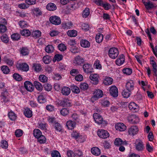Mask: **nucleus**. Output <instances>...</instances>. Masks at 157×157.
<instances>
[{
  "instance_id": "e2e57ef3",
  "label": "nucleus",
  "mask_w": 157,
  "mask_h": 157,
  "mask_svg": "<svg viewBox=\"0 0 157 157\" xmlns=\"http://www.w3.org/2000/svg\"><path fill=\"white\" fill-rule=\"evenodd\" d=\"M7 30L6 27L4 25L0 24V33L5 32Z\"/></svg>"
},
{
  "instance_id": "bf43d9fd",
  "label": "nucleus",
  "mask_w": 157,
  "mask_h": 157,
  "mask_svg": "<svg viewBox=\"0 0 157 157\" xmlns=\"http://www.w3.org/2000/svg\"><path fill=\"white\" fill-rule=\"evenodd\" d=\"M80 87L81 89L85 90L88 89V85L86 83L84 82L81 84Z\"/></svg>"
},
{
  "instance_id": "bb28decb",
  "label": "nucleus",
  "mask_w": 157,
  "mask_h": 157,
  "mask_svg": "<svg viewBox=\"0 0 157 157\" xmlns=\"http://www.w3.org/2000/svg\"><path fill=\"white\" fill-rule=\"evenodd\" d=\"M91 66L88 63L84 64L83 66V68L84 71L86 73L91 72Z\"/></svg>"
},
{
  "instance_id": "774afa93",
  "label": "nucleus",
  "mask_w": 157,
  "mask_h": 157,
  "mask_svg": "<svg viewBox=\"0 0 157 157\" xmlns=\"http://www.w3.org/2000/svg\"><path fill=\"white\" fill-rule=\"evenodd\" d=\"M46 123H39L38 127L42 130L46 129Z\"/></svg>"
},
{
  "instance_id": "79ce46f5",
  "label": "nucleus",
  "mask_w": 157,
  "mask_h": 157,
  "mask_svg": "<svg viewBox=\"0 0 157 157\" xmlns=\"http://www.w3.org/2000/svg\"><path fill=\"white\" fill-rule=\"evenodd\" d=\"M8 116L10 120L12 121L15 120L16 118L15 114L12 111L9 112Z\"/></svg>"
},
{
  "instance_id": "f8f14e48",
  "label": "nucleus",
  "mask_w": 157,
  "mask_h": 157,
  "mask_svg": "<svg viewBox=\"0 0 157 157\" xmlns=\"http://www.w3.org/2000/svg\"><path fill=\"white\" fill-rule=\"evenodd\" d=\"M98 75L95 74H92L90 75L89 78L93 82V84L96 85L98 82Z\"/></svg>"
},
{
  "instance_id": "a878e982",
  "label": "nucleus",
  "mask_w": 157,
  "mask_h": 157,
  "mask_svg": "<svg viewBox=\"0 0 157 157\" xmlns=\"http://www.w3.org/2000/svg\"><path fill=\"white\" fill-rule=\"evenodd\" d=\"M143 2L147 10L151 9L154 7V5L150 1L146 2L144 1V0H143Z\"/></svg>"
},
{
  "instance_id": "7c9ffc66",
  "label": "nucleus",
  "mask_w": 157,
  "mask_h": 157,
  "mask_svg": "<svg viewBox=\"0 0 157 157\" xmlns=\"http://www.w3.org/2000/svg\"><path fill=\"white\" fill-rule=\"evenodd\" d=\"M33 134L34 136L37 138L42 136V132L38 129H35L33 130Z\"/></svg>"
},
{
  "instance_id": "4be33fe9",
  "label": "nucleus",
  "mask_w": 157,
  "mask_h": 157,
  "mask_svg": "<svg viewBox=\"0 0 157 157\" xmlns=\"http://www.w3.org/2000/svg\"><path fill=\"white\" fill-rule=\"evenodd\" d=\"M33 84L36 88L39 91H41L43 88V86L39 82L35 81L34 82Z\"/></svg>"
},
{
  "instance_id": "de8ad7c7",
  "label": "nucleus",
  "mask_w": 157,
  "mask_h": 157,
  "mask_svg": "<svg viewBox=\"0 0 157 157\" xmlns=\"http://www.w3.org/2000/svg\"><path fill=\"white\" fill-rule=\"evenodd\" d=\"M21 33L23 36H28L30 35V32L28 29H23L21 31Z\"/></svg>"
},
{
  "instance_id": "f3484780",
  "label": "nucleus",
  "mask_w": 157,
  "mask_h": 157,
  "mask_svg": "<svg viewBox=\"0 0 157 157\" xmlns=\"http://www.w3.org/2000/svg\"><path fill=\"white\" fill-rule=\"evenodd\" d=\"M33 69L35 71L39 72L41 71L42 67L41 65L39 63H34L32 65Z\"/></svg>"
},
{
  "instance_id": "603ef678",
  "label": "nucleus",
  "mask_w": 157,
  "mask_h": 157,
  "mask_svg": "<svg viewBox=\"0 0 157 157\" xmlns=\"http://www.w3.org/2000/svg\"><path fill=\"white\" fill-rule=\"evenodd\" d=\"M1 70L4 74H7L10 72L9 67L6 66H3L2 67Z\"/></svg>"
},
{
  "instance_id": "473e14b6",
  "label": "nucleus",
  "mask_w": 157,
  "mask_h": 157,
  "mask_svg": "<svg viewBox=\"0 0 157 157\" xmlns=\"http://www.w3.org/2000/svg\"><path fill=\"white\" fill-rule=\"evenodd\" d=\"M41 32L39 30L33 31L31 33V36L35 38H38L41 36Z\"/></svg>"
},
{
  "instance_id": "a19ab883",
  "label": "nucleus",
  "mask_w": 157,
  "mask_h": 157,
  "mask_svg": "<svg viewBox=\"0 0 157 157\" xmlns=\"http://www.w3.org/2000/svg\"><path fill=\"white\" fill-rule=\"evenodd\" d=\"M63 56L61 55L56 54L54 56L53 61L54 62H55L56 61H59L63 59Z\"/></svg>"
},
{
  "instance_id": "ea45409f",
  "label": "nucleus",
  "mask_w": 157,
  "mask_h": 157,
  "mask_svg": "<svg viewBox=\"0 0 157 157\" xmlns=\"http://www.w3.org/2000/svg\"><path fill=\"white\" fill-rule=\"evenodd\" d=\"M67 35L70 37H75L77 35V31L75 30H68L67 32Z\"/></svg>"
},
{
  "instance_id": "cd10ccee",
  "label": "nucleus",
  "mask_w": 157,
  "mask_h": 157,
  "mask_svg": "<svg viewBox=\"0 0 157 157\" xmlns=\"http://www.w3.org/2000/svg\"><path fill=\"white\" fill-rule=\"evenodd\" d=\"M73 24L71 22H67L64 23H63L62 24V27L64 29H70L72 27Z\"/></svg>"
},
{
  "instance_id": "c85d7f7f",
  "label": "nucleus",
  "mask_w": 157,
  "mask_h": 157,
  "mask_svg": "<svg viewBox=\"0 0 157 157\" xmlns=\"http://www.w3.org/2000/svg\"><path fill=\"white\" fill-rule=\"evenodd\" d=\"M151 65L153 69V71L154 72V75L157 76V66L156 63L153 60L151 61Z\"/></svg>"
},
{
  "instance_id": "412c9836",
  "label": "nucleus",
  "mask_w": 157,
  "mask_h": 157,
  "mask_svg": "<svg viewBox=\"0 0 157 157\" xmlns=\"http://www.w3.org/2000/svg\"><path fill=\"white\" fill-rule=\"evenodd\" d=\"M91 152L92 153L96 156H98L101 154V151L98 147H94L91 149Z\"/></svg>"
},
{
  "instance_id": "f257e3e1",
  "label": "nucleus",
  "mask_w": 157,
  "mask_h": 157,
  "mask_svg": "<svg viewBox=\"0 0 157 157\" xmlns=\"http://www.w3.org/2000/svg\"><path fill=\"white\" fill-rule=\"evenodd\" d=\"M93 117L95 122L98 125H101L103 126L107 125V121L103 119L102 116L98 113H94L93 115Z\"/></svg>"
},
{
  "instance_id": "1a4fd4ad",
  "label": "nucleus",
  "mask_w": 157,
  "mask_h": 157,
  "mask_svg": "<svg viewBox=\"0 0 157 157\" xmlns=\"http://www.w3.org/2000/svg\"><path fill=\"white\" fill-rule=\"evenodd\" d=\"M49 20L52 24L56 25H59L61 23L60 18L56 16L51 17L49 18Z\"/></svg>"
},
{
  "instance_id": "9d476101",
  "label": "nucleus",
  "mask_w": 157,
  "mask_h": 157,
  "mask_svg": "<svg viewBox=\"0 0 157 157\" xmlns=\"http://www.w3.org/2000/svg\"><path fill=\"white\" fill-rule=\"evenodd\" d=\"M84 62V59L79 56L75 57L73 60V63L76 65H80Z\"/></svg>"
},
{
  "instance_id": "c9c22d12",
  "label": "nucleus",
  "mask_w": 157,
  "mask_h": 157,
  "mask_svg": "<svg viewBox=\"0 0 157 157\" xmlns=\"http://www.w3.org/2000/svg\"><path fill=\"white\" fill-rule=\"evenodd\" d=\"M90 13V9L89 8H86L83 11L82 16L83 18H86L89 16Z\"/></svg>"
},
{
  "instance_id": "052dcab7",
  "label": "nucleus",
  "mask_w": 157,
  "mask_h": 157,
  "mask_svg": "<svg viewBox=\"0 0 157 157\" xmlns=\"http://www.w3.org/2000/svg\"><path fill=\"white\" fill-rule=\"evenodd\" d=\"M63 106H66L67 107L70 106L71 105V101L68 99H63Z\"/></svg>"
},
{
  "instance_id": "6e6d98bb",
  "label": "nucleus",
  "mask_w": 157,
  "mask_h": 157,
  "mask_svg": "<svg viewBox=\"0 0 157 157\" xmlns=\"http://www.w3.org/2000/svg\"><path fill=\"white\" fill-rule=\"evenodd\" d=\"M54 126L56 130L59 132H60L61 131L62 127L59 123L58 122L55 123Z\"/></svg>"
},
{
  "instance_id": "8fccbe9b",
  "label": "nucleus",
  "mask_w": 157,
  "mask_h": 157,
  "mask_svg": "<svg viewBox=\"0 0 157 157\" xmlns=\"http://www.w3.org/2000/svg\"><path fill=\"white\" fill-rule=\"evenodd\" d=\"M13 77L17 81H20L22 79V77L18 73H14L13 75Z\"/></svg>"
},
{
  "instance_id": "ddd939ff",
  "label": "nucleus",
  "mask_w": 157,
  "mask_h": 157,
  "mask_svg": "<svg viewBox=\"0 0 157 157\" xmlns=\"http://www.w3.org/2000/svg\"><path fill=\"white\" fill-rule=\"evenodd\" d=\"M128 120L130 122L133 124H137L139 121L138 117L135 115H131L128 118Z\"/></svg>"
},
{
  "instance_id": "37998d69",
  "label": "nucleus",
  "mask_w": 157,
  "mask_h": 157,
  "mask_svg": "<svg viewBox=\"0 0 157 157\" xmlns=\"http://www.w3.org/2000/svg\"><path fill=\"white\" fill-rule=\"evenodd\" d=\"M60 112L62 115L65 116L69 113V110L68 108H63L61 110Z\"/></svg>"
},
{
  "instance_id": "f704fd0d",
  "label": "nucleus",
  "mask_w": 157,
  "mask_h": 157,
  "mask_svg": "<svg viewBox=\"0 0 157 157\" xmlns=\"http://www.w3.org/2000/svg\"><path fill=\"white\" fill-rule=\"evenodd\" d=\"M71 90L75 93L78 94L80 92V89L77 86L73 85L71 86Z\"/></svg>"
},
{
  "instance_id": "4468645a",
  "label": "nucleus",
  "mask_w": 157,
  "mask_h": 157,
  "mask_svg": "<svg viewBox=\"0 0 157 157\" xmlns=\"http://www.w3.org/2000/svg\"><path fill=\"white\" fill-rule=\"evenodd\" d=\"M139 131V129L136 126H131L129 129L128 132L129 134L134 135L136 134Z\"/></svg>"
},
{
  "instance_id": "3c124183",
  "label": "nucleus",
  "mask_w": 157,
  "mask_h": 157,
  "mask_svg": "<svg viewBox=\"0 0 157 157\" xmlns=\"http://www.w3.org/2000/svg\"><path fill=\"white\" fill-rule=\"evenodd\" d=\"M114 143L117 146L121 145L122 144V140L120 138H117L115 140Z\"/></svg>"
},
{
  "instance_id": "680f3d73",
  "label": "nucleus",
  "mask_w": 157,
  "mask_h": 157,
  "mask_svg": "<svg viewBox=\"0 0 157 157\" xmlns=\"http://www.w3.org/2000/svg\"><path fill=\"white\" fill-rule=\"evenodd\" d=\"M44 86L45 90L48 91L51 90L52 89V86L48 83L45 84Z\"/></svg>"
},
{
  "instance_id": "aec40b11",
  "label": "nucleus",
  "mask_w": 157,
  "mask_h": 157,
  "mask_svg": "<svg viewBox=\"0 0 157 157\" xmlns=\"http://www.w3.org/2000/svg\"><path fill=\"white\" fill-rule=\"evenodd\" d=\"M76 123L70 120L68 121L66 123V126L68 129H72L75 127Z\"/></svg>"
},
{
  "instance_id": "6ab92c4d",
  "label": "nucleus",
  "mask_w": 157,
  "mask_h": 157,
  "mask_svg": "<svg viewBox=\"0 0 157 157\" xmlns=\"http://www.w3.org/2000/svg\"><path fill=\"white\" fill-rule=\"evenodd\" d=\"M23 113L25 116L28 118L31 117L33 115L32 111L28 108L25 109L24 110Z\"/></svg>"
},
{
  "instance_id": "4d7b16f0",
  "label": "nucleus",
  "mask_w": 157,
  "mask_h": 157,
  "mask_svg": "<svg viewBox=\"0 0 157 157\" xmlns=\"http://www.w3.org/2000/svg\"><path fill=\"white\" fill-rule=\"evenodd\" d=\"M52 157H61L59 153L57 151L54 150L51 153Z\"/></svg>"
},
{
  "instance_id": "864d4df0",
  "label": "nucleus",
  "mask_w": 157,
  "mask_h": 157,
  "mask_svg": "<svg viewBox=\"0 0 157 157\" xmlns=\"http://www.w3.org/2000/svg\"><path fill=\"white\" fill-rule=\"evenodd\" d=\"M123 72L124 74L129 75L132 73V70L130 68H124L123 70Z\"/></svg>"
},
{
  "instance_id": "423d86ee",
  "label": "nucleus",
  "mask_w": 157,
  "mask_h": 157,
  "mask_svg": "<svg viewBox=\"0 0 157 157\" xmlns=\"http://www.w3.org/2000/svg\"><path fill=\"white\" fill-rule=\"evenodd\" d=\"M94 95L92 97V99L96 100L98 98H101L103 95V91L99 89H96L94 92Z\"/></svg>"
},
{
  "instance_id": "5fc2aeb1",
  "label": "nucleus",
  "mask_w": 157,
  "mask_h": 157,
  "mask_svg": "<svg viewBox=\"0 0 157 157\" xmlns=\"http://www.w3.org/2000/svg\"><path fill=\"white\" fill-rule=\"evenodd\" d=\"M131 92L128 91H127L126 90H124L122 92V94L124 98H128L131 94Z\"/></svg>"
},
{
  "instance_id": "20e7f679",
  "label": "nucleus",
  "mask_w": 157,
  "mask_h": 157,
  "mask_svg": "<svg viewBox=\"0 0 157 157\" xmlns=\"http://www.w3.org/2000/svg\"><path fill=\"white\" fill-rule=\"evenodd\" d=\"M135 144L136 149L138 151H142L144 149V144L141 140H137Z\"/></svg>"
},
{
  "instance_id": "2f4dec72",
  "label": "nucleus",
  "mask_w": 157,
  "mask_h": 157,
  "mask_svg": "<svg viewBox=\"0 0 157 157\" xmlns=\"http://www.w3.org/2000/svg\"><path fill=\"white\" fill-rule=\"evenodd\" d=\"M130 109L132 110H135L138 108V105L133 102L130 103L128 105Z\"/></svg>"
},
{
  "instance_id": "a18cd8bd",
  "label": "nucleus",
  "mask_w": 157,
  "mask_h": 157,
  "mask_svg": "<svg viewBox=\"0 0 157 157\" xmlns=\"http://www.w3.org/2000/svg\"><path fill=\"white\" fill-rule=\"evenodd\" d=\"M37 101L40 103H43L46 101V99L42 95H40L38 96Z\"/></svg>"
},
{
  "instance_id": "a211bd4d",
  "label": "nucleus",
  "mask_w": 157,
  "mask_h": 157,
  "mask_svg": "<svg viewBox=\"0 0 157 157\" xmlns=\"http://www.w3.org/2000/svg\"><path fill=\"white\" fill-rule=\"evenodd\" d=\"M71 92V89L67 86L63 87L61 90V93L65 96L68 95Z\"/></svg>"
},
{
  "instance_id": "39448f33",
  "label": "nucleus",
  "mask_w": 157,
  "mask_h": 157,
  "mask_svg": "<svg viewBox=\"0 0 157 157\" xmlns=\"http://www.w3.org/2000/svg\"><path fill=\"white\" fill-rule=\"evenodd\" d=\"M16 67L19 70L25 71H28L29 69L28 65L25 63H17Z\"/></svg>"
},
{
  "instance_id": "0e129e2a",
  "label": "nucleus",
  "mask_w": 157,
  "mask_h": 157,
  "mask_svg": "<svg viewBox=\"0 0 157 157\" xmlns=\"http://www.w3.org/2000/svg\"><path fill=\"white\" fill-rule=\"evenodd\" d=\"M15 133L16 136L20 137L22 135L23 131L20 129H17L15 131Z\"/></svg>"
},
{
  "instance_id": "dca6fc26",
  "label": "nucleus",
  "mask_w": 157,
  "mask_h": 157,
  "mask_svg": "<svg viewBox=\"0 0 157 157\" xmlns=\"http://www.w3.org/2000/svg\"><path fill=\"white\" fill-rule=\"evenodd\" d=\"M124 62V56L123 54L119 56V58L116 61V63L118 66H121Z\"/></svg>"
},
{
  "instance_id": "58836bf2",
  "label": "nucleus",
  "mask_w": 157,
  "mask_h": 157,
  "mask_svg": "<svg viewBox=\"0 0 157 157\" xmlns=\"http://www.w3.org/2000/svg\"><path fill=\"white\" fill-rule=\"evenodd\" d=\"M103 36L102 34L99 33L97 34L95 39L96 41L98 43H100L101 42L103 39Z\"/></svg>"
},
{
  "instance_id": "f03ea898",
  "label": "nucleus",
  "mask_w": 157,
  "mask_h": 157,
  "mask_svg": "<svg viewBox=\"0 0 157 157\" xmlns=\"http://www.w3.org/2000/svg\"><path fill=\"white\" fill-rule=\"evenodd\" d=\"M118 51L117 48H110L108 54L110 58L115 59L118 55Z\"/></svg>"
},
{
  "instance_id": "0eeeda50",
  "label": "nucleus",
  "mask_w": 157,
  "mask_h": 157,
  "mask_svg": "<svg viewBox=\"0 0 157 157\" xmlns=\"http://www.w3.org/2000/svg\"><path fill=\"white\" fill-rule=\"evenodd\" d=\"M98 136L101 138L106 139L109 136L108 132L103 129H99L97 132Z\"/></svg>"
},
{
  "instance_id": "09e8293b",
  "label": "nucleus",
  "mask_w": 157,
  "mask_h": 157,
  "mask_svg": "<svg viewBox=\"0 0 157 157\" xmlns=\"http://www.w3.org/2000/svg\"><path fill=\"white\" fill-rule=\"evenodd\" d=\"M37 139L38 142L40 144L45 143L46 141V139L45 137L44 136L42 135Z\"/></svg>"
},
{
  "instance_id": "69168bd1",
  "label": "nucleus",
  "mask_w": 157,
  "mask_h": 157,
  "mask_svg": "<svg viewBox=\"0 0 157 157\" xmlns=\"http://www.w3.org/2000/svg\"><path fill=\"white\" fill-rule=\"evenodd\" d=\"M59 49L61 51H64L67 49L66 46L64 44H60L58 46Z\"/></svg>"
},
{
  "instance_id": "c756f323",
  "label": "nucleus",
  "mask_w": 157,
  "mask_h": 157,
  "mask_svg": "<svg viewBox=\"0 0 157 157\" xmlns=\"http://www.w3.org/2000/svg\"><path fill=\"white\" fill-rule=\"evenodd\" d=\"M29 50L26 47H23L21 48L20 49V52L21 54L23 56H26L28 55L29 54Z\"/></svg>"
},
{
  "instance_id": "e433bc0d",
  "label": "nucleus",
  "mask_w": 157,
  "mask_h": 157,
  "mask_svg": "<svg viewBox=\"0 0 157 157\" xmlns=\"http://www.w3.org/2000/svg\"><path fill=\"white\" fill-rule=\"evenodd\" d=\"M71 117L72 118V121L75 123H79V118L78 115L76 113L73 114L71 116Z\"/></svg>"
},
{
  "instance_id": "6e6552de",
  "label": "nucleus",
  "mask_w": 157,
  "mask_h": 157,
  "mask_svg": "<svg viewBox=\"0 0 157 157\" xmlns=\"http://www.w3.org/2000/svg\"><path fill=\"white\" fill-rule=\"evenodd\" d=\"M134 82L132 80L128 81L126 84V88L128 91L131 92L134 90Z\"/></svg>"
},
{
  "instance_id": "4c0bfd02",
  "label": "nucleus",
  "mask_w": 157,
  "mask_h": 157,
  "mask_svg": "<svg viewBox=\"0 0 157 157\" xmlns=\"http://www.w3.org/2000/svg\"><path fill=\"white\" fill-rule=\"evenodd\" d=\"M52 59L51 57L48 56H45L43 58L44 62L46 64L49 63L51 62Z\"/></svg>"
},
{
  "instance_id": "49530a36",
  "label": "nucleus",
  "mask_w": 157,
  "mask_h": 157,
  "mask_svg": "<svg viewBox=\"0 0 157 157\" xmlns=\"http://www.w3.org/2000/svg\"><path fill=\"white\" fill-rule=\"evenodd\" d=\"M1 39L3 42L7 43L9 42V38L6 34H4L1 37Z\"/></svg>"
},
{
  "instance_id": "c03bdc74",
  "label": "nucleus",
  "mask_w": 157,
  "mask_h": 157,
  "mask_svg": "<svg viewBox=\"0 0 157 157\" xmlns=\"http://www.w3.org/2000/svg\"><path fill=\"white\" fill-rule=\"evenodd\" d=\"M39 79L41 82L43 83L46 82L48 81L47 77L44 75H40L39 76Z\"/></svg>"
},
{
  "instance_id": "2eb2a0df",
  "label": "nucleus",
  "mask_w": 157,
  "mask_h": 157,
  "mask_svg": "<svg viewBox=\"0 0 157 157\" xmlns=\"http://www.w3.org/2000/svg\"><path fill=\"white\" fill-rule=\"evenodd\" d=\"M115 128L117 130L123 131L126 129V127L123 123H118L115 125Z\"/></svg>"
},
{
  "instance_id": "13d9d810",
  "label": "nucleus",
  "mask_w": 157,
  "mask_h": 157,
  "mask_svg": "<svg viewBox=\"0 0 157 157\" xmlns=\"http://www.w3.org/2000/svg\"><path fill=\"white\" fill-rule=\"evenodd\" d=\"M20 35L17 33L13 34L11 36V38L14 40H18L20 39Z\"/></svg>"
},
{
  "instance_id": "b1692460",
  "label": "nucleus",
  "mask_w": 157,
  "mask_h": 157,
  "mask_svg": "<svg viewBox=\"0 0 157 157\" xmlns=\"http://www.w3.org/2000/svg\"><path fill=\"white\" fill-rule=\"evenodd\" d=\"M113 81V79L112 78L107 77H105L103 81V83L106 85H109L112 84Z\"/></svg>"
},
{
  "instance_id": "393cba45",
  "label": "nucleus",
  "mask_w": 157,
  "mask_h": 157,
  "mask_svg": "<svg viewBox=\"0 0 157 157\" xmlns=\"http://www.w3.org/2000/svg\"><path fill=\"white\" fill-rule=\"evenodd\" d=\"M81 46L84 48H88L90 46V42L87 40H82L80 41Z\"/></svg>"
},
{
  "instance_id": "9b49d317",
  "label": "nucleus",
  "mask_w": 157,
  "mask_h": 157,
  "mask_svg": "<svg viewBox=\"0 0 157 157\" xmlns=\"http://www.w3.org/2000/svg\"><path fill=\"white\" fill-rule=\"evenodd\" d=\"M24 87L25 89L29 92H32L34 89L33 84L29 81H26L24 83Z\"/></svg>"
},
{
  "instance_id": "7ed1b4c3",
  "label": "nucleus",
  "mask_w": 157,
  "mask_h": 157,
  "mask_svg": "<svg viewBox=\"0 0 157 157\" xmlns=\"http://www.w3.org/2000/svg\"><path fill=\"white\" fill-rule=\"evenodd\" d=\"M110 94L113 97H117L118 95V88L115 85L111 86L109 88Z\"/></svg>"
},
{
  "instance_id": "5701e85b",
  "label": "nucleus",
  "mask_w": 157,
  "mask_h": 157,
  "mask_svg": "<svg viewBox=\"0 0 157 157\" xmlns=\"http://www.w3.org/2000/svg\"><path fill=\"white\" fill-rule=\"evenodd\" d=\"M46 9L49 11H54L55 10L56 8V6L53 3H50L46 6Z\"/></svg>"
},
{
  "instance_id": "72a5a7b5",
  "label": "nucleus",
  "mask_w": 157,
  "mask_h": 157,
  "mask_svg": "<svg viewBox=\"0 0 157 157\" xmlns=\"http://www.w3.org/2000/svg\"><path fill=\"white\" fill-rule=\"evenodd\" d=\"M54 49L53 46L51 45H48L46 47L45 50L46 52L51 53L53 52Z\"/></svg>"
},
{
  "instance_id": "338daca9",
  "label": "nucleus",
  "mask_w": 157,
  "mask_h": 157,
  "mask_svg": "<svg viewBox=\"0 0 157 157\" xmlns=\"http://www.w3.org/2000/svg\"><path fill=\"white\" fill-rule=\"evenodd\" d=\"M8 144L6 140H3L2 142L1 147L4 149L7 148L8 147Z\"/></svg>"
}]
</instances>
